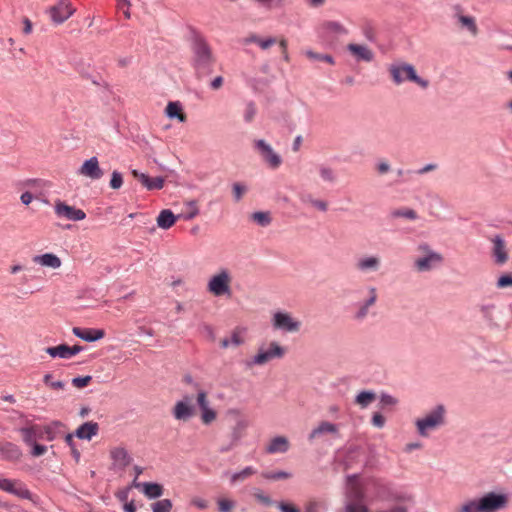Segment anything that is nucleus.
Returning a JSON list of instances; mask_svg holds the SVG:
<instances>
[{"instance_id":"nucleus-1","label":"nucleus","mask_w":512,"mask_h":512,"mask_svg":"<svg viewBox=\"0 0 512 512\" xmlns=\"http://www.w3.org/2000/svg\"><path fill=\"white\" fill-rule=\"evenodd\" d=\"M189 45L191 51L190 64L196 76L203 77L211 74L216 57L206 37L193 31L189 39Z\"/></svg>"},{"instance_id":"nucleus-2","label":"nucleus","mask_w":512,"mask_h":512,"mask_svg":"<svg viewBox=\"0 0 512 512\" xmlns=\"http://www.w3.org/2000/svg\"><path fill=\"white\" fill-rule=\"evenodd\" d=\"M508 501L504 493L488 492L482 497L463 502L455 512H497L505 509Z\"/></svg>"},{"instance_id":"nucleus-3","label":"nucleus","mask_w":512,"mask_h":512,"mask_svg":"<svg viewBox=\"0 0 512 512\" xmlns=\"http://www.w3.org/2000/svg\"><path fill=\"white\" fill-rule=\"evenodd\" d=\"M388 72L395 85H401L408 81L415 83L422 89H427L430 84L427 79H424L417 74V71L412 64L404 61L394 62L389 65Z\"/></svg>"},{"instance_id":"nucleus-4","label":"nucleus","mask_w":512,"mask_h":512,"mask_svg":"<svg viewBox=\"0 0 512 512\" xmlns=\"http://www.w3.org/2000/svg\"><path fill=\"white\" fill-rule=\"evenodd\" d=\"M417 252L419 255L414 259L413 267L419 273L429 272L444 262L443 255L432 249L428 243H420Z\"/></svg>"},{"instance_id":"nucleus-5","label":"nucleus","mask_w":512,"mask_h":512,"mask_svg":"<svg viewBox=\"0 0 512 512\" xmlns=\"http://www.w3.org/2000/svg\"><path fill=\"white\" fill-rule=\"evenodd\" d=\"M446 409L442 404L435 406L423 417L415 421L418 434L421 437H428L432 431L437 430L445 424Z\"/></svg>"},{"instance_id":"nucleus-6","label":"nucleus","mask_w":512,"mask_h":512,"mask_svg":"<svg viewBox=\"0 0 512 512\" xmlns=\"http://www.w3.org/2000/svg\"><path fill=\"white\" fill-rule=\"evenodd\" d=\"M479 311L489 328L503 329L509 326V316L503 305L485 303L479 306Z\"/></svg>"},{"instance_id":"nucleus-7","label":"nucleus","mask_w":512,"mask_h":512,"mask_svg":"<svg viewBox=\"0 0 512 512\" xmlns=\"http://www.w3.org/2000/svg\"><path fill=\"white\" fill-rule=\"evenodd\" d=\"M357 294L363 297V299L354 304L352 318L356 322H362L367 319L371 308L376 305L378 300V290L374 286H364L357 290Z\"/></svg>"},{"instance_id":"nucleus-8","label":"nucleus","mask_w":512,"mask_h":512,"mask_svg":"<svg viewBox=\"0 0 512 512\" xmlns=\"http://www.w3.org/2000/svg\"><path fill=\"white\" fill-rule=\"evenodd\" d=\"M232 274L227 268H220L207 282V291L215 297H231Z\"/></svg>"},{"instance_id":"nucleus-9","label":"nucleus","mask_w":512,"mask_h":512,"mask_svg":"<svg viewBox=\"0 0 512 512\" xmlns=\"http://www.w3.org/2000/svg\"><path fill=\"white\" fill-rule=\"evenodd\" d=\"M285 354V350L276 342H271L267 349L263 347L259 348L258 352L254 357L246 362L247 367L254 365H264L273 359L282 358Z\"/></svg>"},{"instance_id":"nucleus-10","label":"nucleus","mask_w":512,"mask_h":512,"mask_svg":"<svg viewBox=\"0 0 512 512\" xmlns=\"http://www.w3.org/2000/svg\"><path fill=\"white\" fill-rule=\"evenodd\" d=\"M196 414V407L193 403V396L185 394L178 400L173 409L172 416L177 421L186 422L194 417Z\"/></svg>"},{"instance_id":"nucleus-11","label":"nucleus","mask_w":512,"mask_h":512,"mask_svg":"<svg viewBox=\"0 0 512 512\" xmlns=\"http://www.w3.org/2000/svg\"><path fill=\"white\" fill-rule=\"evenodd\" d=\"M254 148L261 156L262 160L271 169H277L282 164L281 156L274 151L272 146L263 139L254 141Z\"/></svg>"},{"instance_id":"nucleus-12","label":"nucleus","mask_w":512,"mask_h":512,"mask_svg":"<svg viewBox=\"0 0 512 512\" xmlns=\"http://www.w3.org/2000/svg\"><path fill=\"white\" fill-rule=\"evenodd\" d=\"M275 330L293 333L299 331L301 322L291 316L290 313L284 311H276L271 320Z\"/></svg>"},{"instance_id":"nucleus-13","label":"nucleus","mask_w":512,"mask_h":512,"mask_svg":"<svg viewBox=\"0 0 512 512\" xmlns=\"http://www.w3.org/2000/svg\"><path fill=\"white\" fill-rule=\"evenodd\" d=\"M54 212L58 218L70 221H81L86 218V213L80 208L70 206L66 202L57 200L54 205Z\"/></svg>"},{"instance_id":"nucleus-14","label":"nucleus","mask_w":512,"mask_h":512,"mask_svg":"<svg viewBox=\"0 0 512 512\" xmlns=\"http://www.w3.org/2000/svg\"><path fill=\"white\" fill-rule=\"evenodd\" d=\"M0 489L13 494L21 499L32 500L33 494L27 488V486L20 482L10 479H0Z\"/></svg>"},{"instance_id":"nucleus-15","label":"nucleus","mask_w":512,"mask_h":512,"mask_svg":"<svg viewBox=\"0 0 512 512\" xmlns=\"http://www.w3.org/2000/svg\"><path fill=\"white\" fill-rule=\"evenodd\" d=\"M75 12L69 0H59L56 5L50 8V16L55 24H62Z\"/></svg>"},{"instance_id":"nucleus-16","label":"nucleus","mask_w":512,"mask_h":512,"mask_svg":"<svg viewBox=\"0 0 512 512\" xmlns=\"http://www.w3.org/2000/svg\"><path fill=\"white\" fill-rule=\"evenodd\" d=\"M196 402L201 410L202 422L205 425H209L216 419L217 413L214 409H212L209 406V400H208L207 392L205 390H203V389L197 390Z\"/></svg>"},{"instance_id":"nucleus-17","label":"nucleus","mask_w":512,"mask_h":512,"mask_svg":"<svg viewBox=\"0 0 512 512\" xmlns=\"http://www.w3.org/2000/svg\"><path fill=\"white\" fill-rule=\"evenodd\" d=\"M491 242L493 244L491 251L493 261L496 265L503 266L509 259L506 242L501 235H495L491 238Z\"/></svg>"},{"instance_id":"nucleus-18","label":"nucleus","mask_w":512,"mask_h":512,"mask_svg":"<svg viewBox=\"0 0 512 512\" xmlns=\"http://www.w3.org/2000/svg\"><path fill=\"white\" fill-rule=\"evenodd\" d=\"M78 174L91 180H99L103 177L104 171L99 166L98 158L93 156L83 162Z\"/></svg>"},{"instance_id":"nucleus-19","label":"nucleus","mask_w":512,"mask_h":512,"mask_svg":"<svg viewBox=\"0 0 512 512\" xmlns=\"http://www.w3.org/2000/svg\"><path fill=\"white\" fill-rule=\"evenodd\" d=\"M352 498L345 506V512H369L368 507L363 503L364 494L358 486H352L350 491Z\"/></svg>"},{"instance_id":"nucleus-20","label":"nucleus","mask_w":512,"mask_h":512,"mask_svg":"<svg viewBox=\"0 0 512 512\" xmlns=\"http://www.w3.org/2000/svg\"><path fill=\"white\" fill-rule=\"evenodd\" d=\"M110 458L114 469L124 470L130 465L132 457L124 447H114L110 450Z\"/></svg>"},{"instance_id":"nucleus-21","label":"nucleus","mask_w":512,"mask_h":512,"mask_svg":"<svg viewBox=\"0 0 512 512\" xmlns=\"http://www.w3.org/2000/svg\"><path fill=\"white\" fill-rule=\"evenodd\" d=\"M319 33L321 37H337L348 34V30L337 21H325L320 25Z\"/></svg>"},{"instance_id":"nucleus-22","label":"nucleus","mask_w":512,"mask_h":512,"mask_svg":"<svg viewBox=\"0 0 512 512\" xmlns=\"http://www.w3.org/2000/svg\"><path fill=\"white\" fill-rule=\"evenodd\" d=\"M19 432L26 445H32L34 442H37V440H44L42 426L37 424L22 427L19 429Z\"/></svg>"},{"instance_id":"nucleus-23","label":"nucleus","mask_w":512,"mask_h":512,"mask_svg":"<svg viewBox=\"0 0 512 512\" xmlns=\"http://www.w3.org/2000/svg\"><path fill=\"white\" fill-rule=\"evenodd\" d=\"M380 266L381 259L375 255L360 257L355 264L356 269L362 273L376 272Z\"/></svg>"},{"instance_id":"nucleus-24","label":"nucleus","mask_w":512,"mask_h":512,"mask_svg":"<svg viewBox=\"0 0 512 512\" xmlns=\"http://www.w3.org/2000/svg\"><path fill=\"white\" fill-rule=\"evenodd\" d=\"M132 174L148 190H160L164 186L165 181L163 177H150L149 175L141 173L137 170H133Z\"/></svg>"},{"instance_id":"nucleus-25","label":"nucleus","mask_w":512,"mask_h":512,"mask_svg":"<svg viewBox=\"0 0 512 512\" xmlns=\"http://www.w3.org/2000/svg\"><path fill=\"white\" fill-rule=\"evenodd\" d=\"M72 332L76 337L86 342H95L102 339L105 336L104 330L95 328L74 327Z\"/></svg>"},{"instance_id":"nucleus-26","label":"nucleus","mask_w":512,"mask_h":512,"mask_svg":"<svg viewBox=\"0 0 512 512\" xmlns=\"http://www.w3.org/2000/svg\"><path fill=\"white\" fill-rule=\"evenodd\" d=\"M347 50L353 55L356 61L371 62L374 59L373 51L366 45L350 43Z\"/></svg>"},{"instance_id":"nucleus-27","label":"nucleus","mask_w":512,"mask_h":512,"mask_svg":"<svg viewBox=\"0 0 512 512\" xmlns=\"http://www.w3.org/2000/svg\"><path fill=\"white\" fill-rule=\"evenodd\" d=\"M99 425L96 422L88 421L80 425L76 431L75 436L79 439L83 440H91L94 436L98 434Z\"/></svg>"},{"instance_id":"nucleus-28","label":"nucleus","mask_w":512,"mask_h":512,"mask_svg":"<svg viewBox=\"0 0 512 512\" xmlns=\"http://www.w3.org/2000/svg\"><path fill=\"white\" fill-rule=\"evenodd\" d=\"M290 443L285 436H276L266 446L268 454L285 453L289 450Z\"/></svg>"},{"instance_id":"nucleus-29","label":"nucleus","mask_w":512,"mask_h":512,"mask_svg":"<svg viewBox=\"0 0 512 512\" xmlns=\"http://www.w3.org/2000/svg\"><path fill=\"white\" fill-rule=\"evenodd\" d=\"M165 114L170 119H177L179 122L184 123L187 119L183 112V105L180 101H170L165 108Z\"/></svg>"},{"instance_id":"nucleus-30","label":"nucleus","mask_w":512,"mask_h":512,"mask_svg":"<svg viewBox=\"0 0 512 512\" xmlns=\"http://www.w3.org/2000/svg\"><path fill=\"white\" fill-rule=\"evenodd\" d=\"M338 426L328 421H322L317 427H315L309 434L308 439L310 441L323 434H337Z\"/></svg>"},{"instance_id":"nucleus-31","label":"nucleus","mask_w":512,"mask_h":512,"mask_svg":"<svg viewBox=\"0 0 512 512\" xmlns=\"http://www.w3.org/2000/svg\"><path fill=\"white\" fill-rule=\"evenodd\" d=\"M63 428H65V425L59 420H54L42 426L44 440L53 441L62 433Z\"/></svg>"},{"instance_id":"nucleus-32","label":"nucleus","mask_w":512,"mask_h":512,"mask_svg":"<svg viewBox=\"0 0 512 512\" xmlns=\"http://www.w3.org/2000/svg\"><path fill=\"white\" fill-rule=\"evenodd\" d=\"M33 261L41 266L57 269L61 266V259L53 253L36 255Z\"/></svg>"},{"instance_id":"nucleus-33","label":"nucleus","mask_w":512,"mask_h":512,"mask_svg":"<svg viewBox=\"0 0 512 512\" xmlns=\"http://www.w3.org/2000/svg\"><path fill=\"white\" fill-rule=\"evenodd\" d=\"M0 456L4 460L17 461L21 458L22 451L19 446L12 442H4Z\"/></svg>"},{"instance_id":"nucleus-34","label":"nucleus","mask_w":512,"mask_h":512,"mask_svg":"<svg viewBox=\"0 0 512 512\" xmlns=\"http://www.w3.org/2000/svg\"><path fill=\"white\" fill-rule=\"evenodd\" d=\"M178 218L179 217L175 216L171 210L164 209L157 217V225L159 228L167 230L175 224Z\"/></svg>"},{"instance_id":"nucleus-35","label":"nucleus","mask_w":512,"mask_h":512,"mask_svg":"<svg viewBox=\"0 0 512 512\" xmlns=\"http://www.w3.org/2000/svg\"><path fill=\"white\" fill-rule=\"evenodd\" d=\"M46 353L49 354L53 358H61V359H70V346L67 344H60L58 346L48 347L46 348Z\"/></svg>"},{"instance_id":"nucleus-36","label":"nucleus","mask_w":512,"mask_h":512,"mask_svg":"<svg viewBox=\"0 0 512 512\" xmlns=\"http://www.w3.org/2000/svg\"><path fill=\"white\" fill-rule=\"evenodd\" d=\"M257 473V469L252 466H247L241 471L234 472L230 476V484L234 485L244 482L246 479Z\"/></svg>"},{"instance_id":"nucleus-37","label":"nucleus","mask_w":512,"mask_h":512,"mask_svg":"<svg viewBox=\"0 0 512 512\" xmlns=\"http://www.w3.org/2000/svg\"><path fill=\"white\" fill-rule=\"evenodd\" d=\"M141 486L144 494L150 499L159 498L163 494V487L158 483L145 482Z\"/></svg>"},{"instance_id":"nucleus-38","label":"nucleus","mask_w":512,"mask_h":512,"mask_svg":"<svg viewBox=\"0 0 512 512\" xmlns=\"http://www.w3.org/2000/svg\"><path fill=\"white\" fill-rule=\"evenodd\" d=\"M318 172H319L320 178L324 182L335 183L337 180L336 172L334 171L333 168L329 167L328 165L320 164L318 166Z\"/></svg>"},{"instance_id":"nucleus-39","label":"nucleus","mask_w":512,"mask_h":512,"mask_svg":"<svg viewBox=\"0 0 512 512\" xmlns=\"http://www.w3.org/2000/svg\"><path fill=\"white\" fill-rule=\"evenodd\" d=\"M376 399V394L373 391H361L355 398V403L361 408L368 407Z\"/></svg>"},{"instance_id":"nucleus-40","label":"nucleus","mask_w":512,"mask_h":512,"mask_svg":"<svg viewBox=\"0 0 512 512\" xmlns=\"http://www.w3.org/2000/svg\"><path fill=\"white\" fill-rule=\"evenodd\" d=\"M457 18L462 27L466 28L473 36L477 35L478 27L474 17L458 15Z\"/></svg>"},{"instance_id":"nucleus-41","label":"nucleus","mask_w":512,"mask_h":512,"mask_svg":"<svg viewBox=\"0 0 512 512\" xmlns=\"http://www.w3.org/2000/svg\"><path fill=\"white\" fill-rule=\"evenodd\" d=\"M393 218H406L409 220H416L418 218L417 213L411 208H400L395 209L391 212Z\"/></svg>"},{"instance_id":"nucleus-42","label":"nucleus","mask_w":512,"mask_h":512,"mask_svg":"<svg viewBox=\"0 0 512 512\" xmlns=\"http://www.w3.org/2000/svg\"><path fill=\"white\" fill-rule=\"evenodd\" d=\"M187 212L179 215L178 217H182L185 220H191L195 218L199 214V208L197 202L195 200H191L185 203Z\"/></svg>"},{"instance_id":"nucleus-43","label":"nucleus","mask_w":512,"mask_h":512,"mask_svg":"<svg viewBox=\"0 0 512 512\" xmlns=\"http://www.w3.org/2000/svg\"><path fill=\"white\" fill-rule=\"evenodd\" d=\"M173 504L170 499H161L151 505L152 512H170Z\"/></svg>"},{"instance_id":"nucleus-44","label":"nucleus","mask_w":512,"mask_h":512,"mask_svg":"<svg viewBox=\"0 0 512 512\" xmlns=\"http://www.w3.org/2000/svg\"><path fill=\"white\" fill-rule=\"evenodd\" d=\"M305 55L311 60L323 61L330 65L335 64L334 58L329 54H320V53H316L312 50H307V51H305Z\"/></svg>"},{"instance_id":"nucleus-45","label":"nucleus","mask_w":512,"mask_h":512,"mask_svg":"<svg viewBox=\"0 0 512 512\" xmlns=\"http://www.w3.org/2000/svg\"><path fill=\"white\" fill-rule=\"evenodd\" d=\"M251 218L253 221H255L257 224H259L262 227L268 226L271 223V217L268 212H254L251 215Z\"/></svg>"},{"instance_id":"nucleus-46","label":"nucleus","mask_w":512,"mask_h":512,"mask_svg":"<svg viewBox=\"0 0 512 512\" xmlns=\"http://www.w3.org/2000/svg\"><path fill=\"white\" fill-rule=\"evenodd\" d=\"M247 192V186L240 182L232 184V193L235 202H239L244 194Z\"/></svg>"},{"instance_id":"nucleus-47","label":"nucleus","mask_w":512,"mask_h":512,"mask_svg":"<svg viewBox=\"0 0 512 512\" xmlns=\"http://www.w3.org/2000/svg\"><path fill=\"white\" fill-rule=\"evenodd\" d=\"M262 477L267 480H282V479H288L291 477V474L289 472L285 471H270V472H263Z\"/></svg>"},{"instance_id":"nucleus-48","label":"nucleus","mask_w":512,"mask_h":512,"mask_svg":"<svg viewBox=\"0 0 512 512\" xmlns=\"http://www.w3.org/2000/svg\"><path fill=\"white\" fill-rule=\"evenodd\" d=\"M24 185L33 189L35 192L50 186L47 181L42 179H28L24 182Z\"/></svg>"},{"instance_id":"nucleus-49","label":"nucleus","mask_w":512,"mask_h":512,"mask_svg":"<svg viewBox=\"0 0 512 512\" xmlns=\"http://www.w3.org/2000/svg\"><path fill=\"white\" fill-rule=\"evenodd\" d=\"M248 422L246 420H239L237 421L233 432H232V438L233 441L237 442L241 439L243 431L247 428Z\"/></svg>"},{"instance_id":"nucleus-50","label":"nucleus","mask_w":512,"mask_h":512,"mask_svg":"<svg viewBox=\"0 0 512 512\" xmlns=\"http://www.w3.org/2000/svg\"><path fill=\"white\" fill-rule=\"evenodd\" d=\"M219 512H232L235 507V502L230 499L220 498L217 501Z\"/></svg>"},{"instance_id":"nucleus-51","label":"nucleus","mask_w":512,"mask_h":512,"mask_svg":"<svg viewBox=\"0 0 512 512\" xmlns=\"http://www.w3.org/2000/svg\"><path fill=\"white\" fill-rule=\"evenodd\" d=\"M43 382L47 386L51 387L54 390H62L65 387V383L64 382H62L60 380L53 381L52 380V374H50V373H47V374L44 375Z\"/></svg>"},{"instance_id":"nucleus-52","label":"nucleus","mask_w":512,"mask_h":512,"mask_svg":"<svg viewBox=\"0 0 512 512\" xmlns=\"http://www.w3.org/2000/svg\"><path fill=\"white\" fill-rule=\"evenodd\" d=\"M253 496L259 503L265 506H270L273 504L272 499L260 489H255Z\"/></svg>"},{"instance_id":"nucleus-53","label":"nucleus","mask_w":512,"mask_h":512,"mask_svg":"<svg viewBox=\"0 0 512 512\" xmlns=\"http://www.w3.org/2000/svg\"><path fill=\"white\" fill-rule=\"evenodd\" d=\"M496 286L499 289L512 287V274L507 273V274L501 275L497 280Z\"/></svg>"},{"instance_id":"nucleus-54","label":"nucleus","mask_w":512,"mask_h":512,"mask_svg":"<svg viewBox=\"0 0 512 512\" xmlns=\"http://www.w3.org/2000/svg\"><path fill=\"white\" fill-rule=\"evenodd\" d=\"M255 115H256L255 104L253 102L247 103L246 107H245V111H244V121L247 123L252 122Z\"/></svg>"},{"instance_id":"nucleus-55","label":"nucleus","mask_w":512,"mask_h":512,"mask_svg":"<svg viewBox=\"0 0 512 512\" xmlns=\"http://www.w3.org/2000/svg\"><path fill=\"white\" fill-rule=\"evenodd\" d=\"M112 189H119L123 185V176L118 171H113L109 183Z\"/></svg>"},{"instance_id":"nucleus-56","label":"nucleus","mask_w":512,"mask_h":512,"mask_svg":"<svg viewBox=\"0 0 512 512\" xmlns=\"http://www.w3.org/2000/svg\"><path fill=\"white\" fill-rule=\"evenodd\" d=\"M91 380L92 377L90 375L83 377H75L72 379V384L77 388H84L91 382Z\"/></svg>"},{"instance_id":"nucleus-57","label":"nucleus","mask_w":512,"mask_h":512,"mask_svg":"<svg viewBox=\"0 0 512 512\" xmlns=\"http://www.w3.org/2000/svg\"><path fill=\"white\" fill-rule=\"evenodd\" d=\"M130 1L129 0H117V8L122 10L126 19H130Z\"/></svg>"},{"instance_id":"nucleus-58","label":"nucleus","mask_w":512,"mask_h":512,"mask_svg":"<svg viewBox=\"0 0 512 512\" xmlns=\"http://www.w3.org/2000/svg\"><path fill=\"white\" fill-rule=\"evenodd\" d=\"M30 446L32 447L31 455L33 457L42 456L47 452V447L45 445L38 444L37 442H34V444Z\"/></svg>"},{"instance_id":"nucleus-59","label":"nucleus","mask_w":512,"mask_h":512,"mask_svg":"<svg viewBox=\"0 0 512 512\" xmlns=\"http://www.w3.org/2000/svg\"><path fill=\"white\" fill-rule=\"evenodd\" d=\"M371 423L377 428H383L385 425V417L381 413L375 412L372 415Z\"/></svg>"},{"instance_id":"nucleus-60","label":"nucleus","mask_w":512,"mask_h":512,"mask_svg":"<svg viewBox=\"0 0 512 512\" xmlns=\"http://www.w3.org/2000/svg\"><path fill=\"white\" fill-rule=\"evenodd\" d=\"M228 339L230 340V344H231V346H235V347H237V346H239V345L243 344V342H244V339H243V337L241 336V334H240V331H239V330H235V331H233V333H232L231 337H230V338H228Z\"/></svg>"},{"instance_id":"nucleus-61","label":"nucleus","mask_w":512,"mask_h":512,"mask_svg":"<svg viewBox=\"0 0 512 512\" xmlns=\"http://www.w3.org/2000/svg\"><path fill=\"white\" fill-rule=\"evenodd\" d=\"M275 43H276V38H274V37H268V38H265V39L261 38L260 41H259L258 46L262 50H267L271 46H273Z\"/></svg>"},{"instance_id":"nucleus-62","label":"nucleus","mask_w":512,"mask_h":512,"mask_svg":"<svg viewBox=\"0 0 512 512\" xmlns=\"http://www.w3.org/2000/svg\"><path fill=\"white\" fill-rule=\"evenodd\" d=\"M380 402L384 406H393L397 403V400L393 396L383 393L380 396Z\"/></svg>"},{"instance_id":"nucleus-63","label":"nucleus","mask_w":512,"mask_h":512,"mask_svg":"<svg viewBox=\"0 0 512 512\" xmlns=\"http://www.w3.org/2000/svg\"><path fill=\"white\" fill-rule=\"evenodd\" d=\"M191 505L198 509H206L208 507V502L204 498L195 497L191 500Z\"/></svg>"},{"instance_id":"nucleus-64","label":"nucleus","mask_w":512,"mask_h":512,"mask_svg":"<svg viewBox=\"0 0 512 512\" xmlns=\"http://www.w3.org/2000/svg\"><path fill=\"white\" fill-rule=\"evenodd\" d=\"M277 507L278 509L281 511V512H299V509H297L296 507H294L293 505L289 504V503H286V502H279L277 504Z\"/></svg>"}]
</instances>
